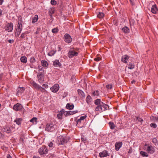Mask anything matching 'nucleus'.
Instances as JSON below:
<instances>
[{
  "mask_svg": "<svg viewBox=\"0 0 158 158\" xmlns=\"http://www.w3.org/2000/svg\"><path fill=\"white\" fill-rule=\"evenodd\" d=\"M94 103L97 106L95 108V110L99 113L107 110L109 108V106L101 102L100 99L95 100Z\"/></svg>",
  "mask_w": 158,
  "mask_h": 158,
  "instance_id": "obj_1",
  "label": "nucleus"
},
{
  "mask_svg": "<svg viewBox=\"0 0 158 158\" xmlns=\"http://www.w3.org/2000/svg\"><path fill=\"white\" fill-rule=\"evenodd\" d=\"M39 71L37 75V77L39 82L40 84H42L44 80V71L43 68L42 67L40 68L39 67Z\"/></svg>",
  "mask_w": 158,
  "mask_h": 158,
  "instance_id": "obj_2",
  "label": "nucleus"
},
{
  "mask_svg": "<svg viewBox=\"0 0 158 158\" xmlns=\"http://www.w3.org/2000/svg\"><path fill=\"white\" fill-rule=\"evenodd\" d=\"M68 140L66 137H64L62 135H60L57 137L56 142L58 145H63L67 143Z\"/></svg>",
  "mask_w": 158,
  "mask_h": 158,
  "instance_id": "obj_3",
  "label": "nucleus"
},
{
  "mask_svg": "<svg viewBox=\"0 0 158 158\" xmlns=\"http://www.w3.org/2000/svg\"><path fill=\"white\" fill-rule=\"evenodd\" d=\"M76 51V49L74 48H71L68 53V56L69 58H71L74 56H77L78 52Z\"/></svg>",
  "mask_w": 158,
  "mask_h": 158,
  "instance_id": "obj_4",
  "label": "nucleus"
},
{
  "mask_svg": "<svg viewBox=\"0 0 158 158\" xmlns=\"http://www.w3.org/2000/svg\"><path fill=\"white\" fill-rule=\"evenodd\" d=\"M86 116L85 115L80 117L79 119L77 121V125L79 127L81 128L83 127L84 119L86 118Z\"/></svg>",
  "mask_w": 158,
  "mask_h": 158,
  "instance_id": "obj_5",
  "label": "nucleus"
},
{
  "mask_svg": "<svg viewBox=\"0 0 158 158\" xmlns=\"http://www.w3.org/2000/svg\"><path fill=\"white\" fill-rule=\"evenodd\" d=\"M56 125L52 123H49L47 124L45 130L49 132H52L56 128Z\"/></svg>",
  "mask_w": 158,
  "mask_h": 158,
  "instance_id": "obj_6",
  "label": "nucleus"
},
{
  "mask_svg": "<svg viewBox=\"0 0 158 158\" xmlns=\"http://www.w3.org/2000/svg\"><path fill=\"white\" fill-rule=\"evenodd\" d=\"M144 149L150 154H153L155 151L154 147L149 144H145L144 145Z\"/></svg>",
  "mask_w": 158,
  "mask_h": 158,
  "instance_id": "obj_7",
  "label": "nucleus"
},
{
  "mask_svg": "<svg viewBox=\"0 0 158 158\" xmlns=\"http://www.w3.org/2000/svg\"><path fill=\"white\" fill-rule=\"evenodd\" d=\"M48 152L47 147L44 145L42 146L39 150V152L41 155L47 154Z\"/></svg>",
  "mask_w": 158,
  "mask_h": 158,
  "instance_id": "obj_8",
  "label": "nucleus"
},
{
  "mask_svg": "<svg viewBox=\"0 0 158 158\" xmlns=\"http://www.w3.org/2000/svg\"><path fill=\"white\" fill-rule=\"evenodd\" d=\"M63 39L64 41L67 43H70L72 42L73 39L70 35L66 33L63 37Z\"/></svg>",
  "mask_w": 158,
  "mask_h": 158,
  "instance_id": "obj_9",
  "label": "nucleus"
},
{
  "mask_svg": "<svg viewBox=\"0 0 158 158\" xmlns=\"http://www.w3.org/2000/svg\"><path fill=\"white\" fill-rule=\"evenodd\" d=\"M30 83L31 85L34 87L36 89H44V88L41 87L40 85L36 83L35 81H30Z\"/></svg>",
  "mask_w": 158,
  "mask_h": 158,
  "instance_id": "obj_10",
  "label": "nucleus"
},
{
  "mask_svg": "<svg viewBox=\"0 0 158 158\" xmlns=\"http://www.w3.org/2000/svg\"><path fill=\"white\" fill-rule=\"evenodd\" d=\"M59 89V85L58 84H55L50 88L51 91L53 93H56Z\"/></svg>",
  "mask_w": 158,
  "mask_h": 158,
  "instance_id": "obj_11",
  "label": "nucleus"
},
{
  "mask_svg": "<svg viewBox=\"0 0 158 158\" xmlns=\"http://www.w3.org/2000/svg\"><path fill=\"white\" fill-rule=\"evenodd\" d=\"M23 107L22 105L19 103L13 106V109L16 111H19L21 110Z\"/></svg>",
  "mask_w": 158,
  "mask_h": 158,
  "instance_id": "obj_12",
  "label": "nucleus"
},
{
  "mask_svg": "<svg viewBox=\"0 0 158 158\" xmlns=\"http://www.w3.org/2000/svg\"><path fill=\"white\" fill-rule=\"evenodd\" d=\"M13 25L12 23H8L6 25V30L8 32H11L12 31L13 29Z\"/></svg>",
  "mask_w": 158,
  "mask_h": 158,
  "instance_id": "obj_13",
  "label": "nucleus"
},
{
  "mask_svg": "<svg viewBox=\"0 0 158 158\" xmlns=\"http://www.w3.org/2000/svg\"><path fill=\"white\" fill-rule=\"evenodd\" d=\"M109 154L106 150H104L99 153V156L100 157H104L109 156Z\"/></svg>",
  "mask_w": 158,
  "mask_h": 158,
  "instance_id": "obj_14",
  "label": "nucleus"
},
{
  "mask_svg": "<svg viewBox=\"0 0 158 158\" xmlns=\"http://www.w3.org/2000/svg\"><path fill=\"white\" fill-rule=\"evenodd\" d=\"M12 128L11 127L5 126L3 127V131L4 132H6L7 133H9L11 132Z\"/></svg>",
  "mask_w": 158,
  "mask_h": 158,
  "instance_id": "obj_15",
  "label": "nucleus"
},
{
  "mask_svg": "<svg viewBox=\"0 0 158 158\" xmlns=\"http://www.w3.org/2000/svg\"><path fill=\"white\" fill-rule=\"evenodd\" d=\"M151 11L153 14H156L158 12V9L156 5H153L151 8Z\"/></svg>",
  "mask_w": 158,
  "mask_h": 158,
  "instance_id": "obj_16",
  "label": "nucleus"
},
{
  "mask_svg": "<svg viewBox=\"0 0 158 158\" xmlns=\"http://www.w3.org/2000/svg\"><path fill=\"white\" fill-rule=\"evenodd\" d=\"M122 142H116L115 144V149L116 151H118L122 147Z\"/></svg>",
  "mask_w": 158,
  "mask_h": 158,
  "instance_id": "obj_17",
  "label": "nucleus"
},
{
  "mask_svg": "<svg viewBox=\"0 0 158 158\" xmlns=\"http://www.w3.org/2000/svg\"><path fill=\"white\" fill-rule=\"evenodd\" d=\"M129 57L128 56L126 55L122 56L121 58L122 61L125 63H127V60H128Z\"/></svg>",
  "mask_w": 158,
  "mask_h": 158,
  "instance_id": "obj_18",
  "label": "nucleus"
},
{
  "mask_svg": "<svg viewBox=\"0 0 158 158\" xmlns=\"http://www.w3.org/2000/svg\"><path fill=\"white\" fill-rule=\"evenodd\" d=\"M61 65L59 60H56L53 62V65L55 67H60Z\"/></svg>",
  "mask_w": 158,
  "mask_h": 158,
  "instance_id": "obj_19",
  "label": "nucleus"
},
{
  "mask_svg": "<svg viewBox=\"0 0 158 158\" xmlns=\"http://www.w3.org/2000/svg\"><path fill=\"white\" fill-rule=\"evenodd\" d=\"M41 63L42 66L44 67L47 68L48 65L47 62L45 60H42L41 61Z\"/></svg>",
  "mask_w": 158,
  "mask_h": 158,
  "instance_id": "obj_20",
  "label": "nucleus"
},
{
  "mask_svg": "<svg viewBox=\"0 0 158 158\" xmlns=\"http://www.w3.org/2000/svg\"><path fill=\"white\" fill-rule=\"evenodd\" d=\"M66 107L68 109L72 110L74 106L73 104L67 103L66 105Z\"/></svg>",
  "mask_w": 158,
  "mask_h": 158,
  "instance_id": "obj_21",
  "label": "nucleus"
},
{
  "mask_svg": "<svg viewBox=\"0 0 158 158\" xmlns=\"http://www.w3.org/2000/svg\"><path fill=\"white\" fill-rule=\"evenodd\" d=\"M38 19V16L37 15H35L34 16L32 19V22L34 23L36 22Z\"/></svg>",
  "mask_w": 158,
  "mask_h": 158,
  "instance_id": "obj_22",
  "label": "nucleus"
},
{
  "mask_svg": "<svg viewBox=\"0 0 158 158\" xmlns=\"http://www.w3.org/2000/svg\"><path fill=\"white\" fill-rule=\"evenodd\" d=\"M77 92L79 95L82 97H85V94L84 92L80 89H78Z\"/></svg>",
  "mask_w": 158,
  "mask_h": 158,
  "instance_id": "obj_23",
  "label": "nucleus"
},
{
  "mask_svg": "<svg viewBox=\"0 0 158 158\" xmlns=\"http://www.w3.org/2000/svg\"><path fill=\"white\" fill-rule=\"evenodd\" d=\"M92 95L93 96L97 97L99 95V92L98 90H95L92 93Z\"/></svg>",
  "mask_w": 158,
  "mask_h": 158,
  "instance_id": "obj_24",
  "label": "nucleus"
},
{
  "mask_svg": "<svg viewBox=\"0 0 158 158\" xmlns=\"http://www.w3.org/2000/svg\"><path fill=\"white\" fill-rule=\"evenodd\" d=\"M30 122L32 123L33 124H36L37 122V118L34 117L30 120Z\"/></svg>",
  "mask_w": 158,
  "mask_h": 158,
  "instance_id": "obj_25",
  "label": "nucleus"
},
{
  "mask_svg": "<svg viewBox=\"0 0 158 158\" xmlns=\"http://www.w3.org/2000/svg\"><path fill=\"white\" fill-rule=\"evenodd\" d=\"M21 61L24 63H26L27 62V57L25 56H22L20 58Z\"/></svg>",
  "mask_w": 158,
  "mask_h": 158,
  "instance_id": "obj_26",
  "label": "nucleus"
},
{
  "mask_svg": "<svg viewBox=\"0 0 158 158\" xmlns=\"http://www.w3.org/2000/svg\"><path fill=\"white\" fill-rule=\"evenodd\" d=\"M56 52V50H52L48 53V55L49 56H52L55 54Z\"/></svg>",
  "mask_w": 158,
  "mask_h": 158,
  "instance_id": "obj_27",
  "label": "nucleus"
},
{
  "mask_svg": "<svg viewBox=\"0 0 158 158\" xmlns=\"http://www.w3.org/2000/svg\"><path fill=\"white\" fill-rule=\"evenodd\" d=\"M122 30L125 33H128L130 31L129 29L126 26L123 28H122Z\"/></svg>",
  "mask_w": 158,
  "mask_h": 158,
  "instance_id": "obj_28",
  "label": "nucleus"
},
{
  "mask_svg": "<svg viewBox=\"0 0 158 158\" xmlns=\"http://www.w3.org/2000/svg\"><path fill=\"white\" fill-rule=\"evenodd\" d=\"M24 89L23 87H19L18 88V95L21 94L24 91Z\"/></svg>",
  "mask_w": 158,
  "mask_h": 158,
  "instance_id": "obj_29",
  "label": "nucleus"
},
{
  "mask_svg": "<svg viewBox=\"0 0 158 158\" xmlns=\"http://www.w3.org/2000/svg\"><path fill=\"white\" fill-rule=\"evenodd\" d=\"M23 20L22 17L21 16H19L18 19V24L20 25L22 24Z\"/></svg>",
  "mask_w": 158,
  "mask_h": 158,
  "instance_id": "obj_30",
  "label": "nucleus"
},
{
  "mask_svg": "<svg viewBox=\"0 0 158 158\" xmlns=\"http://www.w3.org/2000/svg\"><path fill=\"white\" fill-rule=\"evenodd\" d=\"M151 119L153 122L158 123V116H152L151 117Z\"/></svg>",
  "mask_w": 158,
  "mask_h": 158,
  "instance_id": "obj_31",
  "label": "nucleus"
},
{
  "mask_svg": "<svg viewBox=\"0 0 158 158\" xmlns=\"http://www.w3.org/2000/svg\"><path fill=\"white\" fill-rule=\"evenodd\" d=\"M109 126L110 128L111 129H113L114 128L115 126L113 122H110L109 123Z\"/></svg>",
  "mask_w": 158,
  "mask_h": 158,
  "instance_id": "obj_32",
  "label": "nucleus"
},
{
  "mask_svg": "<svg viewBox=\"0 0 158 158\" xmlns=\"http://www.w3.org/2000/svg\"><path fill=\"white\" fill-rule=\"evenodd\" d=\"M22 119L20 118H17L15 121L14 122H16V124L18 125H20L21 124L22 121Z\"/></svg>",
  "mask_w": 158,
  "mask_h": 158,
  "instance_id": "obj_33",
  "label": "nucleus"
},
{
  "mask_svg": "<svg viewBox=\"0 0 158 158\" xmlns=\"http://www.w3.org/2000/svg\"><path fill=\"white\" fill-rule=\"evenodd\" d=\"M92 101V98L90 95H88L87 97L86 98V101L87 103L89 104Z\"/></svg>",
  "mask_w": 158,
  "mask_h": 158,
  "instance_id": "obj_34",
  "label": "nucleus"
},
{
  "mask_svg": "<svg viewBox=\"0 0 158 158\" xmlns=\"http://www.w3.org/2000/svg\"><path fill=\"white\" fill-rule=\"evenodd\" d=\"M135 65L133 63H130L128 66V69H133L134 68Z\"/></svg>",
  "mask_w": 158,
  "mask_h": 158,
  "instance_id": "obj_35",
  "label": "nucleus"
},
{
  "mask_svg": "<svg viewBox=\"0 0 158 158\" xmlns=\"http://www.w3.org/2000/svg\"><path fill=\"white\" fill-rule=\"evenodd\" d=\"M104 14L102 12H99L97 15V17L100 18H102L104 16Z\"/></svg>",
  "mask_w": 158,
  "mask_h": 158,
  "instance_id": "obj_36",
  "label": "nucleus"
},
{
  "mask_svg": "<svg viewBox=\"0 0 158 158\" xmlns=\"http://www.w3.org/2000/svg\"><path fill=\"white\" fill-rule=\"evenodd\" d=\"M54 11L55 10L54 8H50L49 10V15H52L54 13Z\"/></svg>",
  "mask_w": 158,
  "mask_h": 158,
  "instance_id": "obj_37",
  "label": "nucleus"
},
{
  "mask_svg": "<svg viewBox=\"0 0 158 158\" xmlns=\"http://www.w3.org/2000/svg\"><path fill=\"white\" fill-rule=\"evenodd\" d=\"M152 142L155 145L158 144V141L156 138H154L152 139Z\"/></svg>",
  "mask_w": 158,
  "mask_h": 158,
  "instance_id": "obj_38",
  "label": "nucleus"
},
{
  "mask_svg": "<svg viewBox=\"0 0 158 158\" xmlns=\"http://www.w3.org/2000/svg\"><path fill=\"white\" fill-rule=\"evenodd\" d=\"M140 154L142 155L143 156H148V155L146 152H145L141 151L140 152Z\"/></svg>",
  "mask_w": 158,
  "mask_h": 158,
  "instance_id": "obj_39",
  "label": "nucleus"
},
{
  "mask_svg": "<svg viewBox=\"0 0 158 158\" xmlns=\"http://www.w3.org/2000/svg\"><path fill=\"white\" fill-rule=\"evenodd\" d=\"M62 115L63 113H62V112H60L57 114V117L59 119H61L62 118Z\"/></svg>",
  "mask_w": 158,
  "mask_h": 158,
  "instance_id": "obj_40",
  "label": "nucleus"
},
{
  "mask_svg": "<svg viewBox=\"0 0 158 158\" xmlns=\"http://www.w3.org/2000/svg\"><path fill=\"white\" fill-rule=\"evenodd\" d=\"M21 31L22 30H16V31L15 33V35H17L18 36L21 33Z\"/></svg>",
  "mask_w": 158,
  "mask_h": 158,
  "instance_id": "obj_41",
  "label": "nucleus"
},
{
  "mask_svg": "<svg viewBox=\"0 0 158 158\" xmlns=\"http://www.w3.org/2000/svg\"><path fill=\"white\" fill-rule=\"evenodd\" d=\"M22 24L20 25L19 24H18V26L17 27L16 30H21L22 31Z\"/></svg>",
  "mask_w": 158,
  "mask_h": 158,
  "instance_id": "obj_42",
  "label": "nucleus"
},
{
  "mask_svg": "<svg viewBox=\"0 0 158 158\" xmlns=\"http://www.w3.org/2000/svg\"><path fill=\"white\" fill-rule=\"evenodd\" d=\"M48 146L50 148H53L55 147V144L52 142H51L48 144Z\"/></svg>",
  "mask_w": 158,
  "mask_h": 158,
  "instance_id": "obj_43",
  "label": "nucleus"
},
{
  "mask_svg": "<svg viewBox=\"0 0 158 158\" xmlns=\"http://www.w3.org/2000/svg\"><path fill=\"white\" fill-rule=\"evenodd\" d=\"M150 125L151 127H152L154 128H156L157 127L156 124L154 123H152L150 124Z\"/></svg>",
  "mask_w": 158,
  "mask_h": 158,
  "instance_id": "obj_44",
  "label": "nucleus"
},
{
  "mask_svg": "<svg viewBox=\"0 0 158 158\" xmlns=\"http://www.w3.org/2000/svg\"><path fill=\"white\" fill-rule=\"evenodd\" d=\"M35 61V58L34 57H31L30 58V61L31 63H33Z\"/></svg>",
  "mask_w": 158,
  "mask_h": 158,
  "instance_id": "obj_45",
  "label": "nucleus"
},
{
  "mask_svg": "<svg viewBox=\"0 0 158 158\" xmlns=\"http://www.w3.org/2000/svg\"><path fill=\"white\" fill-rule=\"evenodd\" d=\"M58 31V30L57 28H54L52 29V32L53 33H57Z\"/></svg>",
  "mask_w": 158,
  "mask_h": 158,
  "instance_id": "obj_46",
  "label": "nucleus"
},
{
  "mask_svg": "<svg viewBox=\"0 0 158 158\" xmlns=\"http://www.w3.org/2000/svg\"><path fill=\"white\" fill-rule=\"evenodd\" d=\"M66 114L67 115H73L72 111H68L66 113Z\"/></svg>",
  "mask_w": 158,
  "mask_h": 158,
  "instance_id": "obj_47",
  "label": "nucleus"
},
{
  "mask_svg": "<svg viewBox=\"0 0 158 158\" xmlns=\"http://www.w3.org/2000/svg\"><path fill=\"white\" fill-rule=\"evenodd\" d=\"M106 88L108 89H111L112 88V85H106Z\"/></svg>",
  "mask_w": 158,
  "mask_h": 158,
  "instance_id": "obj_48",
  "label": "nucleus"
},
{
  "mask_svg": "<svg viewBox=\"0 0 158 158\" xmlns=\"http://www.w3.org/2000/svg\"><path fill=\"white\" fill-rule=\"evenodd\" d=\"M51 4L53 5H55L56 4V2L55 0H51Z\"/></svg>",
  "mask_w": 158,
  "mask_h": 158,
  "instance_id": "obj_49",
  "label": "nucleus"
},
{
  "mask_svg": "<svg viewBox=\"0 0 158 158\" xmlns=\"http://www.w3.org/2000/svg\"><path fill=\"white\" fill-rule=\"evenodd\" d=\"M25 33H22L20 36V37L22 38V39H23L25 37Z\"/></svg>",
  "mask_w": 158,
  "mask_h": 158,
  "instance_id": "obj_50",
  "label": "nucleus"
},
{
  "mask_svg": "<svg viewBox=\"0 0 158 158\" xmlns=\"http://www.w3.org/2000/svg\"><path fill=\"white\" fill-rule=\"evenodd\" d=\"M137 118L138 120V121L140 122L141 123H142V122L143 121V119L138 117H137Z\"/></svg>",
  "mask_w": 158,
  "mask_h": 158,
  "instance_id": "obj_51",
  "label": "nucleus"
},
{
  "mask_svg": "<svg viewBox=\"0 0 158 158\" xmlns=\"http://www.w3.org/2000/svg\"><path fill=\"white\" fill-rule=\"evenodd\" d=\"M101 60V58L100 57H97L94 59V60L97 61H98Z\"/></svg>",
  "mask_w": 158,
  "mask_h": 158,
  "instance_id": "obj_52",
  "label": "nucleus"
},
{
  "mask_svg": "<svg viewBox=\"0 0 158 158\" xmlns=\"http://www.w3.org/2000/svg\"><path fill=\"white\" fill-rule=\"evenodd\" d=\"M43 86L46 88H47L48 87V85L46 84H43Z\"/></svg>",
  "mask_w": 158,
  "mask_h": 158,
  "instance_id": "obj_53",
  "label": "nucleus"
},
{
  "mask_svg": "<svg viewBox=\"0 0 158 158\" xmlns=\"http://www.w3.org/2000/svg\"><path fill=\"white\" fill-rule=\"evenodd\" d=\"M81 140L84 143H85L86 141V140L85 138L82 137Z\"/></svg>",
  "mask_w": 158,
  "mask_h": 158,
  "instance_id": "obj_54",
  "label": "nucleus"
},
{
  "mask_svg": "<svg viewBox=\"0 0 158 158\" xmlns=\"http://www.w3.org/2000/svg\"><path fill=\"white\" fill-rule=\"evenodd\" d=\"M8 42L9 43H12L14 42V41L13 40H8Z\"/></svg>",
  "mask_w": 158,
  "mask_h": 158,
  "instance_id": "obj_55",
  "label": "nucleus"
},
{
  "mask_svg": "<svg viewBox=\"0 0 158 158\" xmlns=\"http://www.w3.org/2000/svg\"><path fill=\"white\" fill-rule=\"evenodd\" d=\"M130 0V2L131 4L132 5H134L135 4H134V2L133 0Z\"/></svg>",
  "mask_w": 158,
  "mask_h": 158,
  "instance_id": "obj_56",
  "label": "nucleus"
},
{
  "mask_svg": "<svg viewBox=\"0 0 158 158\" xmlns=\"http://www.w3.org/2000/svg\"><path fill=\"white\" fill-rule=\"evenodd\" d=\"M6 158H12V157L9 154H8L6 156Z\"/></svg>",
  "mask_w": 158,
  "mask_h": 158,
  "instance_id": "obj_57",
  "label": "nucleus"
},
{
  "mask_svg": "<svg viewBox=\"0 0 158 158\" xmlns=\"http://www.w3.org/2000/svg\"><path fill=\"white\" fill-rule=\"evenodd\" d=\"M132 152V149L131 148H130L129 149V151L128 152V153L130 154Z\"/></svg>",
  "mask_w": 158,
  "mask_h": 158,
  "instance_id": "obj_58",
  "label": "nucleus"
},
{
  "mask_svg": "<svg viewBox=\"0 0 158 158\" xmlns=\"http://www.w3.org/2000/svg\"><path fill=\"white\" fill-rule=\"evenodd\" d=\"M72 112H73V114H75V113H77V110H74L73 111H72Z\"/></svg>",
  "mask_w": 158,
  "mask_h": 158,
  "instance_id": "obj_59",
  "label": "nucleus"
},
{
  "mask_svg": "<svg viewBox=\"0 0 158 158\" xmlns=\"http://www.w3.org/2000/svg\"><path fill=\"white\" fill-rule=\"evenodd\" d=\"M4 0H0V5H2Z\"/></svg>",
  "mask_w": 158,
  "mask_h": 158,
  "instance_id": "obj_60",
  "label": "nucleus"
},
{
  "mask_svg": "<svg viewBox=\"0 0 158 158\" xmlns=\"http://www.w3.org/2000/svg\"><path fill=\"white\" fill-rule=\"evenodd\" d=\"M61 50V48H60V47L59 46H58V51H60Z\"/></svg>",
  "mask_w": 158,
  "mask_h": 158,
  "instance_id": "obj_61",
  "label": "nucleus"
},
{
  "mask_svg": "<svg viewBox=\"0 0 158 158\" xmlns=\"http://www.w3.org/2000/svg\"><path fill=\"white\" fill-rule=\"evenodd\" d=\"M2 15V11L0 9V16H1Z\"/></svg>",
  "mask_w": 158,
  "mask_h": 158,
  "instance_id": "obj_62",
  "label": "nucleus"
},
{
  "mask_svg": "<svg viewBox=\"0 0 158 158\" xmlns=\"http://www.w3.org/2000/svg\"><path fill=\"white\" fill-rule=\"evenodd\" d=\"M64 110H63V109H62L61 111H60V112H62V113L63 114V113H64Z\"/></svg>",
  "mask_w": 158,
  "mask_h": 158,
  "instance_id": "obj_63",
  "label": "nucleus"
},
{
  "mask_svg": "<svg viewBox=\"0 0 158 158\" xmlns=\"http://www.w3.org/2000/svg\"><path fill=\"white\" fill-rule=\"evenodd\" d=\"M39 90H40L42 92H44L45 90L44 89H41Z\"/></svg>",
  "mask_w": 158,
  "mask_h": 158,
  "instance_id": "obj_64",
  "label": "nucleus"
}]
</instances>
